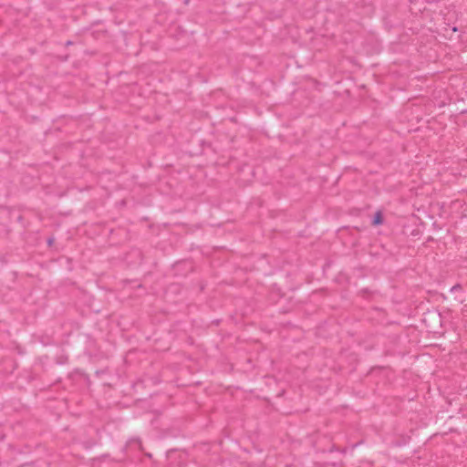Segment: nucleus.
<instances>
[{
  "label": "nucleus",
  "instance_id": "nucleus-1",
  "mask_svg": "<svg viewBox=\"0 0 467 467\" xmlns=\"http://www.w3.org/2000/svg\"><path fill=\"white\" fill-rule=\"evenodd\" d=\"M382 223V215L379 212H378L373 219V224L379 225Z\"/></svg>",
  "mask_w": 467,
  "mask_h": 467
}]
</instances>
